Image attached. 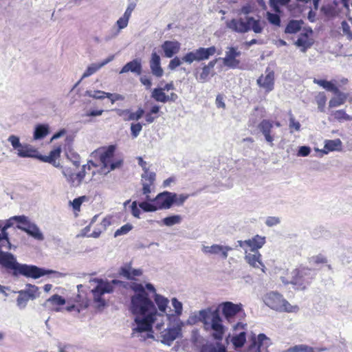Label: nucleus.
I'll return each instance as SVG.
<instances>
[{"label": "nucleus", "mask_w": 352, "mask_h": 352, "mask_svg": "<svg viewBox=\"0 0 352 352\" xmlns=\"http://www.w3.org/2000/svg\"><path fill=\"white\" fill-rule=\"evenodd\" d=\"M312 34L313 31L311 29L303 30L297 41L295 42L296 46L301 47L302 52H305L306 50L312 45L314 43L311 38Z\"/></svg>", "instance_id": "a878e982"}, {"label": "nucleus", "mask_w": 352, "mask_h": 352, "mask_svg": "<svg viewBox=\"0 0 352 352\" xmlns=\"http://www.w3.org/2000/svg\"><path fill=\"white\" fill-rule=\"evenodd\" d=\"M219 309H221L225 319L230 323L234 322L238 316L244 314L241 303L234 304L230 301L223 302L219 305Z\"/></svg>", "instance_id": "9b49d317"}, {"label": "nucleus", "mask_w": 352, "mask_h": 352, "mask_svg": "<svg viewBox=\"0 0 352 352\" xmlns=\"http://www.w3.org/2000/svg\"><path fill=\"white\" fill-rule=\"evenodd\" d=\"M131 72L140 75L142 72L141 61L138 59H134L132 61L127 63L120 70V73H126Z\"/></svg>", "instance_id": "f704fd0d"}, {"label": "nucleus", "mask_w": 352, "mask_h": 352, "mask_svg": "<svg viewBox=\"0 0 352 352\" xmlns=\"http://www.w3.org/2000/svg\"><path fill=\"white\" fill-rule=\"evenodd\" d=\"M342 147V142L340 139L334 140H325L324 142V148L319 149L315 148L316 152L320 153L319 156L322 157L324 155H327L329 152L340 151Z\"/></svg>", "instance_id": "5701e85b"}, {"label": "nucleus", "mask_w": 352, "mask_h": 352, "mask_svg": "<svg viewBox=\"0 0 352 352\" xmlns=\"http://www.w3.org/2000/svg\"><path fill=\"white\" fill-rule=\"evenodd\" d=\"M107 92L101 90H87L85 95L97 100H103L107 98Z\"/></svg>", "instance_id": "a18cd8bd"}, {"label": "nucleus", "mask_w": 352, "mask_h": 352, "mask_svg": "<svg viewBox=\"0 0 352 352\" xmlns=\"http://www.w3.org/2000/svg\"><path fill=\"white\" fill-rule=\"evenodd\" d=\"M0 265L7 270H12L13 276H15L23 275L34 279L50 274H56L57 277L62 276V274L58 272L40 268L35 265L20 264L13 254L2 251H0Z\"/></svg>", "instance_id": "20e7f679"}, {"label": "nucleus", "mask_w": 352, "mask_h": 352, "mask_svg": "<svg viewBox=\"0 0 352 352\" xmlns=\"http://www.w3.org/2000/svg\"><path fill=\"white\" fill-rule=\"evenodd\" d=\"M175 197L173 198V204H175L177 206H182L186 200L188 198V195H177L176 193H174Z\"/></svg>", "instance_id": "0e129e2a"}, {"label": "nucleus", "mask_w": 352, "mask_h": 352, "mask_svg": "<svg viewBox=\"0 0 352 352\" xmlns=\"http://www.w3.org/2000/svg\"><path fill=\"white\" fill-rule=\"evenodd\" d=\"M60 153L61 147L58 146L52 150L48 155H38L37 153H36L34 157L39 159L42 162L50 163L54 167L60 168L61 166L58 159L60 157Z\"/></svg>", "instance_id": "4be33fe9"}, {"label": "nucleus", "mask_w": 352, "mask_h": 352, "mask_svg": "<svg viewBox=\"0 0 352 352\" xmlns=\"http://www.w3.org/2000/svg\"><path fill=\"white\" fill-rule=\"evenodd\" d=\"M321 11L324 15L328 18L331 17L336 14L334 7L329 4L323 6L321 8Z\"/></svg>", "instance_id": "13d9d810"}, {"label": "nucleus", "mask_w": 352, "mask_h": 352, "mask_svg": "<svg viewBox=\"0 0 352 352\" xmlns=\"http://www.w3.org/2000/svg\"><path fill=\"white\" fill-rule=\"evenodd\" d=\"M142 129V125L140 123H132L131 124V132L133 138H137Z\"/></svg>", "instance_id": "680f3d73"}, {"label": "nucleus", "mask_w": 352, "mask_h": 352, "mask_svg": "<svg viewBox=\"0 0 352 352\" xmlns=\"http://www.w3.org/2000/svg\"><path fill=\"white\" fill-rule=\"evenodd\" d=\"M50 133V127L48 124H38L35 126L33 139L34 140H42L45 138Z\"/></svg>", "instance_id": "e433bc0d"}, {"label": "nucleus", "mask_w": 352, "mask_h": 352, "mask_svg": "<svg viewBox=\"0 0 352 352\" xmlns=\"http://www.w3.org/2000/svg\"><path fill=\"white\" fill-rule=\"evenodd\" d=\"M65 300L58 294H54L49 298L43 304V306L48 310L58 312L60 311V306L65 304Z\"/></svg>", "instance_id": "c85d7f7f"}, {"label": "nucleus", "mask_w": 352, "mask_h": 352, "mask_svg": "<svg viewBox=\"0 0 352 352\" xmlns=\"http://www.w3.org/2000/svg\"><path fill=\"white\" fill-rule=\"evenodd\" d=\"M334 118L337 120H351L352 117L347 115L344 110H338L333 113Z\"/></svg>", "instance_id": "e2e57ef3"}, {"label": "nucleus", "mask_w": 352, "mask_h": 352, "mask_svg": "<svg viewBox=\"0 0 352 352\" xmlns=\"http://www.w3.org/2000/svg\"><path fill=\"white\" fill-rule=\"evenodd\" d=\"M149 67L153 76L161 78L164 75V70L161 66V58L156 52H153L149 60Z\"/></svg>", "instance_id": "cd10ccee"}, {"label": "nucleus", "mask_w": 352, "mask_h": 352, "mask_svg": "<svg viewBox=\"0 0 352 352\" xmlns=\"http://www.w3.org/2000/svg\"><path fill=\"white\" fill-rule=\"evenodd\" d=\"M85 199V197H80L78 198L74 199L72 201L69 202V204L72 206L74 210L79 211L80 206Z\"/></svg>", "instance_id": "69168bd1"}, {"label": "nucleus", "mask_w": 352, "mask_h": 352, "mask_svg": "<svg viewBox=\"0 0 352 352\" xmlns=\"http://www.w3.org/2000/svg\"><path fill=\"white\" fill-rule=\"evenodd\" d=\"M114 146L100 147L94 151L90 155L91 159L88 161V168L90 165L94 167H100V173L106 175L110 171L119 168L122 160L114 157ZM87 165H83L81 170L78 173H72L69 168L62 167V173L67 182L73 186H78L84 179L86 174Z\"/></svg>", "instance_id": "f03ea898"}, {"label": "nucleus", "mask_w": 352, "mask_h": 352, "mask_svg": "<svg viewBox=\"0 0 352 352\" xmlns=\"http://www.w3.org/2000/svg\"><path fill=\"white\" fill-rule=\"evenodd\" d=\"M226 25L229 30L234 32L245 33L249 32L248 16L245 19L237 17L227 20Z\"/></svg>", "instance_id": "f3484780"}, {"label": "nucleus", "mask_w": 352, "mask_h": 352, "mask_svg": "<svg viewBox=\"0 0 352 352\" xmlns=\"http://www.w3.org/2000/svg\"><path fill=\"white\" fill-rule=\"evenodd\" d=\"M263 302L271 309L278 311L296 313L299 310L298 305H291L282 295L274 292L266 294L263 297Z\"/></svg>", "instance_id": "0eeeda50"}, {"label": "nucleus", "mask_w": 352, "mask_h": 352, "mask_svg": "<svg viewBox=\"0 0 352 352\" xmlns=\"http://www.w3.org/2000/svg\"><path fill=\"white\" fill-rule=\"evenodd\" d=\"M18 228L25 232H27L28 234L34 237V239L37 240L42 241L44 239L43 234L41 232L38 227L32 223H30V221L25 224L24 226H19Z\"/></svg>", "instance_id": "473e14b6"}, {"label": "nucleus", "mask_w": 352, "mask_h": 352, "mask_svg": "<svg viewBox=\"0 0 352 352\" xmlns=\"http://www.w3.org/2000/svg\"><path fill=\"white\" fill-rule=\"evenodd\" d=\"M274 122L270 120H263L258 124V128L265 138V141L272 146L276 140V134L273 132Z\"/></svg>", "instance_id": "a211bd4d"}, {"label": "nucleus", "mask_w": 352, "mask_h": 352, "mask_svg": "<svg viewBox=\"0 0 352 352\" xmlns=\"http://www.w3.org/2000/svg\"><path fill=\"white\" fill-rule=\"evenodd\" d=\"M266 18L267 21L272 25L276 26H280V19L277 14L271 13L267 12L266 14Z\"/></svg>", "instance_id": "3c124183"}, {"label": "nucleus", "mask_w": 352, "mask_h": 352, "mask_svg": "<svg viewBox=\"0 0 352 352\" xmlns=\"http://www.w3.org/2000/svg\"><path fill=\"white\" fill-rule=\"evenodd\" d=\"M161 49L166 58H173L179 53L181 49V43L176 40L165 41L161 45Z\"/></svg>", "instance_id": "b1692460"}, {"label": "nucleus", "mask_w": 352, "mask_h": 352, "mask_svg": "<svg viewBox=\"0 0 352 352\" xmlns=\"http://www.w3.org/2000/svg\"><path fill=\"white\" fill-rule=\"evenodd\" d=\"M78 349L77 346L71 344L58 346L59 352H76Z\"/></svg>", "instance_id": "338daca9"}, {"label": "nucleus", "mask_w": 352, "mask_h": 352, "mask_svg": "<svg viewBox=\"0 0 352 352\" xmlns=\"http://www.w3.org/2000/svg\"><path fill=\"white\" fill-rule=\"evenodd\" d=\"M245 259L247 263L254 268H259L265 272V266L261 261V254L258 251H245Z\"/></svg>", "instance_id": "393cba45"}, {"label": "nucleus", "mask_w": 352, "mask_h": 352, "mask_svg": "<svg viewBox=\"0 0 352 352\" xmlns=\"http://www.w3.org/2000/svg\"><path fill=\"white\" fill-rule=\"evenodd\" d=\"M183 63H184L183 60V56L182 58H179L178 56H173V58L170 60L168 65V69L170 71H174L178 67L182 65Z\"/></svg>", "instance_id": "8fccbe9b"}, {"label": "nucleus", "mask_w": 352, "mask_h": 352, "mask_svg": "<svg viewBox=\"0 0 352 352\" xmlns=\"http://www.w3.org/2000/svg\"><path fill=\"white\" fill-rule=\"evenodd\" d=\"M292 278L290 283L294 285L298 289H304L314 278V272L306 267H300L292 272Z\"/></svg>", "instance_id": "1a4fd4ad"}, {"label": "nucleus", "mask_w": 352, "mask_h": 352, "mask_svg": "<svg viewBox=\"0 0 352 352\" xmlns=\"http://www.w3.org/2000/svg\"><path fill=\"white\" fill-rule=\"evenodd\" d=\"M21 291L25 292L32 300L38 298L41 294L38 287L32 284H27L25 289Z\"/></svg>", "instance_id": "58836bf2"}, {"label": "nucleus", "mask_w": 352, "mask_h": 352, "mask_svg": "<svg viewBox=\"0 0 352 352\" xmlns=\"http://www.w3.org/2000/svg\"><path fill=\"white\" fill-rule=\"evenodd\" d=\"M290 0H270V6L274 9V10L276 12H280L279 5L285 6L287 5Z\"/></svg>", "instance_id": "864d4df0"}, {"label": "nucleus", "mask_w": 352, "mask_h": 352, "mask_svg": "<svg viewBox=\"0 0 352 352\" xmlns=\"http://www.w3.org/2000/svg\"><path fill=\"white\" fill-rule=\"evenodd\" d=\"M171 305L173 308L174 314H170L174 316L176 318H179L183 313V304L179 301L177 298H173L171 299Z\"/></svg>", "instance_id": "c03bdc74"}, {"label": "nucleus", "mask_w": 352, "mask_h": 352, "mask_svg": "<svg viewBox=\"0 0 352 352\" xmlns=\"http://www.w3.org/2000/svg\"><path fill=\"white\" fill-rule=\"evenodd\" d=\"M151 98L157 102L166 103L167 102L176 101L178 98V96L173 92L170 95H166L162 87H157L153 89Z\"/></svg>", "instance_id": "bb28decb"}, {"label": "nucleus", "mask_w": 352, "mask_h": 352, "mask_svg": "<svg viewBox=\"0 0 352 352\" xmlns=\"http://www.w3.org/2000/svg\"><path fill=\"white\" fill-rule=\"evenodd\" d=\"M293 352H322L326 348H314L307 344H297L292 347Z\"/></svg>", "instance_id": "ea45409f"}, {"label": "nucleus", "mask_w": 352, "mask_h": 352, "mask_svg": "<svg viewBox=\"0 0 352 352\" xmlns=\"http://www.w3.org/2000/svg\"><path fill=\"white\" fill-rule=\"evenodd\" d=\"M129 208L131 214L134 217L138 219L140 218L141 210L140 208L138 206V203L136 201H134L131 204Z\"/></svg>", "instance_id": "bf43d9fd"}, {"label": "nucleus", "mask_w": 352, "mask_h": 352, "mask_svg": "<svg viewBox=\"0 0 352 352\" xmlns=\"http://www.w3.org/2000/svg\"><path fill=\"white\" fill-rule=\"evenodd\" d=\"M211 70L205 65L201 68V72L196 76L197 80L201 82H205L208 80Z\"/></svg>", "instance_id": "09e8293b"}, {"label": "nucleus", "mask_w": 352, "mask_h": 352, "mask_svg": "<svg viewBox=\"0 0 352 352\" xmlns=\"http://www.w3.org/2000/svg\"><path fill=\"white\" fill-rule=\"evenodd\" d=\"M239 245L245 251H258L265 243V237L260 235H256L252 239L245 241H238Z\"/></svg>", "instance_id": "6ab92c4d"}, {"label": "nucleus", "mask_w": 352, "mask_h": 352, "mask_svg": "<svg viewBox=\"0 0 352 352\" xmlns=\"http://www.w3.org/2000/svg\"><path fill=\"white\" fill-rule=\"evenodd\" d=\"M129 21V18L125 16L124 15H122L121 17H120L117 20L115 26L111 30L109 35L105 37V40L109 41L117 37L120 34V31L127 27Z\"/></svg>", "instance_id": "c756f323"}, {"label": "nucleus", "mask_w": 352, "mask_h": 352, "mask_svg": "<svg viewBox=\"0 0 352 352\" xmlns=\"http://www.w3.org/2000/svg\"><path fill=\"white\" fill-rule=\"evenodd\" d=\"M246 327L247 324L242 322H237L233 327V333L229 337L235 349L242 347L246 342Z\"/></svg>", "instance_id": "ddd939ff"}, {"label": "nucleus", "mask_w": 352, "mask_h": 352, "mask_svg": "<svg viewBox=\"0 0 352 352\" xmlns=\"http://www.w3.org/2000/svg\"><path fill=\"white\" fill-rule=\"evenodd\" d=\"M117 114L123 118L124 121L138 120L144 113V109L139 108L136 112H131L129 109H115Z\"/></svg>", "instance_id": "2f4dec72"}, {"label": "nucleus", "mask_w": 352, "mask_h": 352, "mask_svg": "<svg viewBox=\"0 0 352 352\" xmlns=\"http://www.w3.org/2000/svg\"><path fill=\"white\" fill-rule=\"evenodd\" d=\"M8 141L12 145L13 149L16 151V154L19 157H32L37 153L32 146L29 144H22L20 139L15 135H11L8 137Z\"/></svg>", "instance_id": "f8f14e48"}, {"label": "nucleus", "mask_w": 352, "mask_h": 352, "mask_svg": "<svg viewBox=\"0 0 352 352\" xmlns=\"http://www.w3.org/2000/svg\"><path fill=\"white\" fill-rule=\"evenodd\" d=\"M232 248L228 245H222L219 244H213L212 245H203L201 251L207 255H217L223 259H226L228 256V252Z\"/></svg>", "instance_id": "dca6fc26"}, {"label": "nucleus", "mask_w": 352, "mask_h": 352, "mask_svg": "<svg viewBox=\"0 0 352 352\" xmlns=\"http://www.w3.org/2000/svg\"><path fill=\"white\" fill-rule=\"evenodd\" d=\"M266 23L264 21L255 19L252 16H248V26L249 31L252 30L256 34H261L263 32Z\"/></svg>", "instance_id": "c9c22d12"}, {"label": "nucleus", "mask_w": 352, "mask_h": 352, "mask_svg": "<svg viewBox=\"0 0 352 352\" xmlns=\"http://www.w3.org/2000/svg\"><path fill=\"white\" fill-rule=\"evenodd\" d=\"M314 82L322 87L324 89L332 91L333 93L338 92V87L331 81L325 80L314 79Z\"/></svg>", "instance_id": "79ce46f5"}, {"label": "nucleus", "mask_w": 352, "mask_h": 352, "mask_svg": "<svg viewBox=\"0 0 352 352\" xmlns=\"http://www.w3.org/2000/svg\"><path fill=\"white\" fill-rule=\"evenodd\" d=\"M17 293L19 295L16 298V306L21 310L24 309L27 307L29 300L31 299L21 290L18 291Z\"/></svg>", "instance_id": "37998d69"}, {"label": "nucleus", "mask_w": 352, "mask_h": 352, "mask_svg": "<svg viewBox=\"0 0 352 352\" xmlns=\"http://www.w3.org/2000/svg\"><path fill=\"white\" fill-rule=\"evenodd\" d=\"M168 325L164 328V322L160 328L153 327L157 334L158 340L164 344L171 346L173 342L182 338L183 322L175 316L173 318H167Z\"/></svg>", "instance_id": "39448f33"}, {"label": "nucleus", "mask_w": 352, "mask_h": 352, "mask_svg": "<svg viewBox=\"0 0 352 352\" xmlns=\"http://www.w3.org/2000/svg\"><path fill=\"white\" fill-rule=\"evenodd\" d=\"M272 344L271 340L265 334L260 333L252 338L247 352H269L268 347Z\"/></svg>", "instance_id": "4468645a"}, {"label": "nucleus", "mask_w": 352, "mask_h": 352, "mask_svg": "<svg viewBox=\"0 0 352 352\" xmlns=\"http://www.w3.org/2000/svg\"><path fill=\"white\" fill-rule=\"evenodd\" d=\"M182 217L179 214L172 215L163 219L162 222L166 226H173L182 222Z\"/></svg>", "instance_id": "49530a36"}, {"label": "nucleus", "mask_w": 352, "mask_h": 352, "mask_svg": "<svg viewBox=\"0 0 352 352\" xmlns=\"http://www.w3.org/2000/svg\"><path fill=\"white\" fill-rule=\"evenodd\" d=\"M240 55L241 52L236 47H228L225 57L222 59L223 65L230 68H236L240 63V61L236 58Z\"/></svg>", "instance_id": "aec40b11"}, {"label": "nucleus", "mask_w": 352, "mask_h": 352, "mask_svg": "<svg viewBox=\"0 0 352 352\" xmlns=\"http://www.w3.org/2000/svg\"><path fill=\"white\" fill-rule=\"evenodd\" d=\"M175 197L174 192L164 191L159 193L152 202H155V205L157 210L169 209L173 204V198Z\"/></svg>", "instance_id": "2eb2a0df"}, {"label": "nucleus", "mask_w": 352, "mask_h": 352, "mask_svg": "<svg viewBox=\"0 0 352 352\" xmlns=\"http://www.w3.org/2000/svg\"><path fill=\"white\" fill-rule=\"evenodd\" d=\"M155 179V173L153 172H151L148 170H146L142 175V182H151V184H154Z\"/></svg>", "instance_id": "5fc2aeb1"}, {"label": "nucleus", "mask_w": 352, "mask_h": 352, "mask_svg": "<svg viewBox=\"0 0 352 352\" xmlns=\"http://www.w3.org/2000/svg\"><path fill=\"white\" fill-rule=\"evenodd\" d=\"M327 98L324 93H320L316 97V102L318 109L320 111H324L326 104Z\"/></svg>", "instance_id": "4d7b16f0"}, {"label": "nucleus", "mask_w": 352, "mask_h": 352, "mask_svg": "<svg viewBox=\"0 0 352 352\" xmlns=\"http://www.w3.org/2000/svg\"><path fill=\"white\" fill-rule=\"evenodd\" d=\"M118 282L116 280L109 282L99 278L90 280V283L95 285L91 292L93 294L94 302L98 309H101L106 305V301L102 298V295L113 292L114 285Z\"/></svg>", "instance_id": "423d86ee"}, {"label": "nucleus", "mask_w": 352, "mask_h": 352, "mask_svg": "<svg viewBox=\"0 0 352 352\" xmlns=\"http://www.w3.org/2000/svg\"><path fill=\"white\" fill-rule=\"evenodd\" d=\"M334 94H336V96L332 98L329 102V107H339L343 104L346 100V94L340 92L338 89V92Z\"/></svg>", "instance_id": "4c0bfd02"}, {"label": "nucleus", "mask_w": 352, "mask_h": 352, "mask_svg": "<svg viewBox=\"0 0 352 352\" xmlns=\"http://www.w3.org/2000/svg\"><path fill=\"white\" fill-rule=\"evenodd\" d=\"M132 289L135 294L131 298L130 311L135 316L133 335L139 336L143 332L151 333L153 328V318L155 316L160 320L162 316L157 314L154 302L144 291V285L134 283Z\"/></svg>", "instance_id": "f257e3e1"}, {"label": "nucleus", "mask_w": 352, "mask_h": 352, "mask_svg": "<svg viewBox=\"0 0 352 352\" xmlns=\"http://www.w3.org/2000/svg\"><path fill=\"white\" fill-rule=\"evenodd\" d=\"M114 57H115L114 55H111V56H108L107 58H105L104 60H103L101 63H94L90 64L87 67V68L86 69L85 72L83 73V74L81 77V79L86 78L93 75L97 71H98L100 68H102V67H104V65H106L107 64H108L109 63L112 61L114 59Z\"/></svg>", "instance_id": "7c9ffc66"}, {"label": "nucleus", "mask_w": 352, "mask_h": 352, "mask_svg": "<svg viewBox=\"0 0 352 352\" xmlns=\"http://www.w3.org/2000/svg\"><path fill=\"white\" fill-rule=\"evenodd\" d=\"M142 193L146 196V200H150L149 194L151 192V187L153 186V184H151V182H142Z\"/></svg>", "instance_id": "052dcab7"}, {"label": "nucleus", "mask_w": 352, "mask_h": 352, "mask_svg": "<svg viewBox=\"0 0 352 352\" xmlns=\"http://www.w3.org/2000/svg\"><path fill=\"white\" fill-rule=\"evenodd\" d=\"M217 52L214 46L210 47H199L193 51L188 52L183 56L184 62L190 65L193 62H200L208 60L210 56H213Z\"/></svg>", "instance_id": "9d476101"}, {"label": "nucleus", "mask_w": 352, "mask_h": 352, "mask_svg": "<svg viewBox=\"0 0 352 352\" xmlns=\"http://www.w3.org/2000/svg\"><path fill=\"white\" fill-rule=\"evenodd\" d=\"M153 300L154 304L156 305L158 309V310L157 309V314H160L162 318H160V320H158L157 317L155 316H152L153 320V326L160 328L164 322H166L167 318H173L174 316L166 313L169 304V300L167 298L155 293L153 295Z\"/></svg>", "instance_id": "6e6552de"}, {"label": "nucleus", "mask_w": 352, "mask_h": 352, "mask_svg": "<svg viewBox=\"0 0 352 352\" xmlns=\"http://www.w3.org/2000/svg\"><path fill=\"white\" fill-rule=\"evenodd\" d=\"M257 83L266 92H270L274 89V73L272 70L267 69L257 80Z\"/></svg>", "instance_id": "412c9836"}, {"label": "nucleus", "mask_w": 352, "mask_h": 352, "mask_svg": "<svg viewBox=\"0 0 352 352\" xmlns=\"http://www.w3.org/2000/svg\"><path fill=\"white\" fill-rule=\"evenodd\" d=\"M289 127L291 133H293L294 130L296 131H300L301 125L298 121L295 120L294 116L291 113H289Z\"/></svg>", "instance_id": "603ef678"}, {"label": "nucleus", "mask_w": 352, "mask_h": 352, "mask_svg": "<svg viewBox=\"0 0 352 352\" xmlns=\"http://www.w3.org/2000/svg\"><path fill=\"white\" fill-rule=\"evenodd\" d=\"M120 274L127 279H133L142 274L140 269H133L130 264H125L120 268Z\"/></svg>", "instance_id": "72a5a7b5"}, {"label": "nucleus", "mask_w": 352, "mask_h": 352, "mask_svg": "<svg viewBox=\"0 0 352 352\" xmlns=\"http://www.w3.org/2000/svg\"><path fill=\"white\" fill-rule=\"evenodd\" d=\"M280 223V219L278 217H268L266 218L265 224L268 227L275 226Z\"/></svg>", "instance_id": "774afa93"}, {"label": "nucleus", "mask_w": 352, "mask_h": 352, "mask_svg": "<svg viewBox=\"0 0 352 352\" xmlns=\"http://www.w3.org/2000/svg\"><path fill=\"white\" fill-rule=\"evenodd\" d=\"M133 228V226L130 223H126L124 226H122L121 228L118 229L115 233L114 236L117 237L121 235H124L127 234L129 232H130Z\"/></svg>", "instance_id": "6e6d98bb"}, {"label": "nucleus", "mask_w": 352, "mask_h": 352, "mask_svg": "<svg viewBox=\"0 0 352 352\" xmlns=\"http://www.w3.org/2000/svg\"><path fill=\"white\" fill-rule=\"evenodd\" d=\"M303 22L301 20H292L287 24L285 28V32L288 34H295L301 29Z\"/></svg>", "instance_id": "a19ab883"}, {"label": "nucleus", "mask_w": 352, "mask_h": 352, "mask_svg": "<svg viewBox=\"0 0 352 352\" xmlns=\"http://www.w3.org/2000/svg\"><path fill=\"white\" fill-rule=\"evenodd\" d=\"M198 321L202 322L204 329L214 340L218 341L223 340L227 328L223 324V319L219 314L218 309H214L208 307L201 309L197 314L190 316L187 320V323L193 324Z\"/></svg>", "instance_id": "7ed1b4c3"}, {"label": "nucleus", "mask_w": 352, "mask_h": 352, "mask_svg": "<svg viewBox=\"0 0 352 352\" xmlns=\"http://www.w3.org/2000/svg\"><path fill=\"white\" fill-rule=\"evenodd\" d=\"M152 199L146 200L139 204V207L144 212H155L157 211L155 202H152Z\"/></svg>", "instance_id": "de8ad7c7"}]
</instances>
